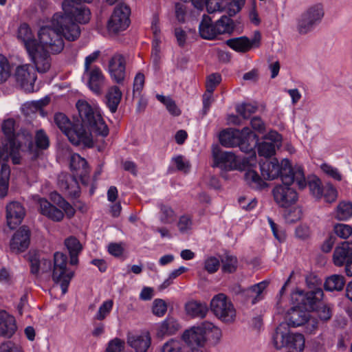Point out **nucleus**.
<instances>
[{
	"label": "nucleus",
	"instance_id": "nucleus-12",
	"mask_svg": "<svg viewBox=\"0 0 352 352\" xmlns=\"http://www.w3.org/2000/svg\"><path fill=\"white\" fill-rule=\"evenodd\" d=\"M245 2V0H205L204 8L206 6L208 13L224 12L232 16L241 10Z\"/></svg>",
	"mask_w": 352,
	"mask_h": 352
},
{
	"label": "nucleus",
	"instance_id": "nucleus-15",
	"mask_svg": "<svg viewBox=\"0 0 352 352\" xmlns=\"http://www.w3.org/2000/svg\"><path fill=\"white\" fill-rule=\"evenodd\" d=\"M2 131L6 136V142L1 147V154H16L21 145L16 141L14 134V120L8 119L2 124Z\"/></svg>",
	"mask_w": 352,
	"mask_h": 352
},
{
	"label": "nucleus",
	"instance_id": "nucleus-48",
	"mask_svg": "<svg viewBox=\"0 0 352 352\" xmlns=\"http://www.w3.org/2000/svg\"><path fill=\"white\" fill-rule=\"evenodd\" d=\"M30 272L35 275H37L39 272L40 265H45L49 269L51 267V261L50 260L43 259L41 261L36 254L30 257Z\"/></svg>",
	"mask_w": 352,
	"mask_h": 352
},
{
	"label": "nucleus",
	"instance_id": "nucleus-21",
	"mask_svg": "<svg viewBox=\"0 0 352 352\" xmlns=\"http://www.w3.org/2000/svg\"><path fill=\"white\" fill-rule=\"evenodd\" d=\"M25 215L23 206L18 201H12L6 207V219L10 229L19 225Z\"/></svg>",
	"mask_w": 352,
	"mask_h": 352
},
{
	"label": "nucleus",
	"instance_id": "nucleus-9",
	"mask_svg": "<svg viewBox=\"0 0 352 352\" xmlns=\"http://www.w3.org/2000/svg\"><path fill=\"white\" fill-rule=\"evenodd\" d=\"M131 10L129 6L121 3L118 5L108 21L109 32L118 33L124 31L130 25Z\"/></svg>",
	"mask_w": 352,
	"mask_h": 352
},
{
	"label": "nucleus",
	"instance_id": "nucleus-40",
	"mask_svg": "<svg viewBox=\"0 0 352 352\" xmlns=\"http://www.w3.org/2000/svg\"><path fill=\"white\" fill-rule=\"evenodd\" d=\"M218 35L222 34H230L233 32L234 25L232 19L226 16H222L215 23Z\"/></svg>",
	"mask_w": 352,
	"mask_h": 352
},
{
	"label": "nucleus",
	"instance_id": "nucleus-59",
	"mask_svg": "<svg viewBox=\"0 0 352 352\" xmlns=\"http://www.w3.org/2000/svg\"><path fill=\"white\" fill-rule=\"evenodd\" d=\"M167 311V305L162 299H155L153 303V313L154 315L162 317Z\"/></svg>",
	"mask_w": 352,
	"mask_h": 352
},
{
	"label": "nucleus",
	"instance_id": "nucleus-47",
	"mask_svg": "<svg viewBox=\"0 0 352 352\" xmlns=\"http://www.w3.org/2000/svg\"><path fill=\"white\" fill-rule=\"evenodd\" d=\"M288 347L301 352L305 348V338L300 333H291Z\"/></svg>",
	"mask_w": 352,
	"mask_h": 352
},
{
	"label": "nucleus",
	"instance_id": "nucleus-11",
	"mask_svg": "<svg viewBox=\"0 0 352 352\" xmlns=\"http://www.w3.org/2000/svg\"><path fill=\"white\" fill-rule=\"evenodd\" d=\"M17 38L22 43L30 60L39 63V57L36 56L38 41L35 38L33 32L27 23H22L17 31Z\"/></svg>",
	"mask_w": 352,
	"mask_h": 352
},
{
	"label": "nucleus",
	"instance_id": "nucleus-25",
	"mask_svg": "<svg viewBox=\"0 0 352 352\" xmlns=\"http://www.w3.org/2000/svg\"><path fill=\"white\" fill-rule=\"evenodd\" d=\"M269 284L267 280L255 284L242 292V295L247 303L254 305L263 298V292Z\"/></svg>",
	"mask_w": 352,
	"mask_h": 352
},
{
	"label": "nucleus",
	"instance_id": "nucleus-49",
	"mask_svg": "<svg viewBox=\"0 0 352 352\" xmlns=\"http://www.w3.org/2000/svg\"><path fill=\"white\" fill-rule=\"evenodd\" d=\"M113 305L112 300L104 301L100 306L94 318L98 320H103L111 312Z\"/></svg>",
	"mask_w": 352,
	"mask_h": 352
},
{
	"label": "nucleus",
	"instance_id": "nucleus-64",
	"mask_svg": "<svg viewBox=\"0 0 352 352\" xmlns=\"http://www.w3.org/2000/svg\"><path fill=\"white\" fill-rule=\"evenodd\" d=\"M124 349V342L116 338L109 342L106 352H122Z\"/></svg>",
	"mask_w": 352,
	"mask_h": 352
},
{
	"label": "nucleus",
	"instance_id": "nucleus-28",
	"mask_svg": "<svg viewBox=\"0 0 352 352\" xmlns=\"http://www.w3.org/2000/svg\"><path fill=\"white\" fill-rule=\"evenodd\" d=\"M291 333L289 331L288 325L285 323H280L276 329L272 336L273 344L276 349L283 347H288L289 341V336Z\"/></svg>",
	"mask_w": 352,
	"mask_h": 352
},
{
	"label": "nucleus",
	"instance_id": "nucleus-7",
	"mask_svg": "<svg viewBox=\"0 0 352 352\" xmlns=\"http://www.w3.org/2000/svg\"><path fill=\"white\" fill-rule=\"evenodd\" d=\"M67 256L62 252L54 255L53 280L60 284L62 293L66 294L69 283L74 275V271L67 268Z\"/></svg>",
	"mask_w": 352,
	"mask_h": 352
},
{
	"label": "nucleus",
	"instance_id": "nucleus-2",
	"mask_svg": "<svg viewBox=\"0 0 352 352\" xmlns=\"http://www.w3.org/2000/svg\"><path fill=\"white\" fill-rule=\"evenodd\" d=\"M76 108L82 123L89 127V133L82 124H73L62 113L54 115V122L73 144L81 145L86 148L94 147L93 135L104 138L109 133L100 109L96 104H90L85 100H78Z\"/></svg>",
	"mask_w": 352,
	"mask_h": 352
},
{
	"label": "nucleus",
	"instance_id": "nucleus-30",
	"mask_svg": "<svg viewBox=\"0 0 352 352\" xmlns=\"http://www.w3.org/2000/svg\"><path fill=\"white\" fill-rule=\"evenodd\" d=\"M16 329L14 318L5 311H0V335L11 337Z\"/></svg>",
	"mask_w": 352,
	"mask_h": 352
},
{
	"label": "nucleus",
	"instance_id": "nucleus-33",
	"mask_svg": "<svg viewBox=\"0 0 352 352\" xmlns=\"http://www.w3.org/2000/svg\"><path fill=\"white\" fill-rule=\"evenodd\" d=\"M122 94L117 86L110 87L106 94V104L111 113H115L121 101Z\"/></svg>",
	"mask_w": 352,
	"mask_h": 352
},
{
	"label": "nucleus",
	"instance_id": "nucleus-35",
	"mask_svg": "<svg viewBox=\"0 0 352 352\" xmlns=\"http://www.w3.org/2000/svg\"><path fill=\"white\" fill-rule=\"evenodd\" d=\"M65 245L70 255V264L77 265L78 263V256L82 250L80 243L76 238L71 236L65 239Z\"/></svg>",
	"mask_w": 352,
	"mask_h": 352
},
{
	"label": "nucleus",
	"instance_id": "nucleus-37",
	"mask_svg": "<svg viewBox=\"0 0 352 352\" xmlns=\"http://www.w3.org/2000/svg\"><path fill=\"white\" fill-rule=\"evenodd\" d=\"M316 26L302 14L296 20L295 30L299 35L305 36L311 32Z\"/></svg>",
	"mask_w": 352,
	"mask_h": 352
},
{
	"label": "nucleus",
	"instance_id": "nucleus-26",
	"mask_svg": "<svg viewBox=\"0 0 352 352\" xmlns=\"http://www.w3.org/2000/svg\"><path fill=\"white\" fill-rule=\"evenodd\" d=\"M308 311L303 310L298 304V306L289 309L287 315V322L288 327H297L304 325L309 318Z\"/></svg>",
	"mask_w": 352,
	"mask_h": 352
},
{
	"label": "nucleus",
	"instance_id": "nucleus-22",
	"mask_svg": "<svg viewBox=\"0 0 352 352\" xmlns=\"http://www.w3.org/2000/svg\"><path fill=\"white\" fill-rule=\"evenodd\" d=\"M30 231L26 226L21 227L13 235L10 241V249L19 253L24 252L30 245Z\"/></svg>",
	"mask_w": 352,
	"mask_h": 352
},
{
	"label": "nucleus",
	"instance_id": "nucleus-17",
	"mask_svg": "<svg viewBox=\"0 0 352 352\" xmlns=\"http://www.w3.org/2000/svg\"><path fill=\"white\" fill-rule=\"evenodd\" d=\"M291 184L278 185L272 190L276 203L280 207L287 208L294 204L298 200V194Z\"/></svg>",
	"mask_w": 352,
	"mask_h": 352
},
{
	"label": "nucleus",
	"instance_id": "nucleus-6",
	"mask_svg": "<svg viewBox=\"0 0 352 352\" xmlns=\"http://www.w3.org/2000/svg\"><path fill=\"white\" fill-rule=\"evenodd\" d=\"M55 195H57L59 198L57 203L59 208L52 204L46 199L38 197L36 201L39 206L38 210L41 214L55 222H60L63 220L64 217L63 211L68 218L72 217L75 214L73 206L58 194H55Z\"/></svg>",
	"mask_w": 352,
	"mask_h": 352
},
{
	"label": "nucleus",
	"instance_id": "nucleus-57",
	"mask_svg": "<svg viewBox=\"0 0 352 352\" xmlns=\"http://www.w3.org/2000/svg\"><path fill=\"white\" fill-rule=\"evenodd\" d=\"M315 310L320 320H329L332 316V309L329 305L319 304Z\"/></svg>",
	"mask_w": 352,
	"mask_h": 352
},
{
	"label": "nucleus",
	"instance_id": "nucleus-44",
	"mask_svg": "<svg viewBox=\"0 0 352 352\" xmlns=\"http://www.w3.org/2000/svg\"><path fill=\"white\" fill-rule=\"evenodd\" d=\"M222 263V271L226 273H233L237 269L238 261L236 256L226 254L221 260Z\"/></svg>",
	"mask_w": 352,
	"mask_h": 352
},
{
	"label": "nucleus",
	"instance_id": "nucleus-60",
	"mask_svg": "<svg viewBox=\"0 0 352 352\" xmlns=\"http://www.w3.org/2000/svg\"><path fill=\"white\" fill-rule=\"evenodd\" d=\"M35 141L36 146L40 149H46L50 145L49 138L43 130L36 132Z\"/></svg>",
	"mask_w": 352,
	"mask_h": 352
},
{
	"label": "nucleus",
	"instance_id": "nucleus-13",
	"mask_svg": "<svg viewBox=\"0 0 352 352\" xmlns=\"http://www.w3.org/2000/svg\"><path fill=\"white\" fill-rule=\"evenodd\" d=\"M252 146V151L256 148L258 154H275L282 143V136L275 131H270L264 135L263 141L258 142L256 135V142L253 144L250 141Z\"/></svg>",
	"mask_w": 352,
	"mask_h": 352
},
{
	"label": "nucleus",
	"instance_id": "nucleus-20",
	"mask_svg": "<svg viewBox=\"0 0 352 352\" xmlns=\"http://www.w3.org/2000/svg\"><path fill=\"white\" fill-rule=\"evenodd\" d=\"M108 71L111 78L117 83H122L126 76V61L119 54L113 55L109 62Z\"/></svg>",
	"mask_w": 352,
	"mask_h": 352
},
{
	"label": "nucleus",
	"instance_id": "nucleus-24",
	"mask_svg": "<svg viewBox=\"0 0 352 352\" xmlns=\"http://www.w3.org/2000/svg\"><path fill=\"white\" fill-rule=\"evenodd\" d=\"M70 168L80 177L82 184H88L89 168L85 158L81 155H71Z\"/></svg>",
	"mask_w": 352,
	"mask_h": 352
},
{
	"label": "nucleus",
	"instance_id": "nucleus-3",
	"mask_svg": "<svg viewBox=\"0 0 352 352\" xmlns=\"http://www.w3.org/2000/svg\"><path fill=\"white\" fill-rule=\"evenodd\" d=\"M259 165L261 175L265 179L274 180L280 177L283 184H292L296 182L299 188L307 186L302 168L300 166L292 167L287 159L280 162L274 155H262Z\"/></svg>",
	"mask_w": 352,
	"mask_h": 352
},
{
	"label": "nucleus",
	"instance_id": "nucleus-53",
	"mask_svg": "<svg viewBox=\"0 0 352 352\" xmlns=\"http://www.w3.org/2000/svg\"><path fill=\"white\" fill-rule=\"evenodd\" d=\"M309 188L311 194L317 199L322 197V186L318 177H314L309 181Z\"/></svg>",
	"mask_w": 352,
	"mask_h": 352
},
{
	"label": "nucleus",
	"instance_id": "nucleus-63",
	"mask_svg": "<svg viewBox=\"0 0 352 352\" xmlns=\"http://www.w3.org/2000/svg\"><path fill=\"white\" fill-rule=\"evenodd\" d=\"M214 102L213 93L206 91L202 96L203 108L201 114L203 116H206Z\"/></svg>",
	"mask_w": 352,
	"mask_h": 352
},
{
	"label": "nucleus",
	"instance_id": "nucleus-45",
	"mask_svg": "<svg viewBox=\"0 0 352 352\" xmlns=\"http://www.w3.org/2000/svg\"><path fill=\"white\" fill-rule=\"evenodd\" d=\"M352 216V204L342 201L339 204L336 210V218L339 220H346Z\"/></svg>",
	"mask_w": 352,
	"mask_h": 352
},
{
	"label": "nucleus",
	"instance_id": "nucleus-27",
	"mask_svg": "<svg viewBox=\"0 0 352 352\" xmlns=\"http://www.w3.org/2000/svg\"><path fill=\"white\" fill-rule=\"evenodd\" d=\"M127 343L136 352H146L151 345V337L147 332L141 334L129 333Z\"/></svg>",
	"mask_w": 352,
	"mask_h": 352
},
{
	"label": "nucleus",
	"instance_id": "nucleus-31",
	"mask_svg": "<svg viewBox=\"0 0 352 352\" xmlns=\"http://www.w3.org/2000/svg\"><path fill=\"white\" fill-rule=\"evenodd\" d=\"M301 14L317 26L324 16V6L321 3H315L309 6Z\"/></svg>",
	"mask_w": 352,
	"mask_h": 352
},
{
	"label": "nucleus",
	"instance_id": "nucleus-14",
	"mask_svg": "<svg viewBox=\"0 0 352 352\" xmlns=\"http://www.w3.org/2000/svg\"><path fill=\"white\" fill-rule=\"evenodd\" d=\"M323 296V290L320 287H316L307 292L298 291L294 294L293 298H295L302 309L310 311L316 309L322 300Z\"/></svg>",
	"mask_w": 352,
	"mask_h": 352
},
{
	"label": "nucleus",
	"instance_id": "nucleus-5",
	"mask_svg": "<svg viewBox=\"0 0 352 352\" xmlns=\"http://www.w3.org/2000/svg\"><path fill=\"white\" fill-rule=\"evenodd\" d=\"M256 135L248 127H244L241 131L228 129L219 134L221 144L226 147L239 146L242 152L247 154L252 151L250 141L254 144L256 142Z\"/></svg>",
	"mask_w": 352,
	"mask_h": 352
},
{
	"label": "nucleus",
	"instance_id": "nucleus-55",
	"mask_svg": "<svg viewBox=\"0 0 352 352\" xmlns=\"http://www.w3.org/2000/svg\"><path fill=\"white\" fill-rule=\"evenodd\" d=\"M333 230L342 239H347L352 234V227L347 224L338 223L334 226Z\"/></svg>",
	"mask_w": 352,
	"mask_h": 352
},
{
	"label": "nucleus",
	"instance_id": "nucleus-36",
	"mask_svg": "<svg viewBox=\"0 0 352 352\" xmlns=\"http://www.w3.org/2000/svg\"><path fill=\"white\" fill-rule=\"evenodd\" d=\"M186 311L192 317L203 318L206 316L208 309L206 303L190 301L186 303Z\"/></svg>",
	"mask_w": 352,
	"mask_h": 352
},
{
	"label": "nucleus",
	"instance_id": "nucleus-18",
	"mask_svg": "<svg viewBox=\"0 0 352 352\" xmlns=\"http://www.w3.org/2000/svg\"><path fill=\"white\" fill-rule=\"evenodd\" d=\"M16 80L25 90L30 91L36 80L34 67L30 64H23L16 68L14 73Z\"/></svg>",
	"mask_w": 352,
	"mask_h": 352
},
{
	"label": "nucleus",
	"instance_id": "nucleus-1",
	"mask_svg": "<svg viewBox=\"0 0 352 352\" xmlns=\"http://www.w3.org/2000/svg\"><path fill=\"white\" fill-rule=\"evenodd\" d=\"M63 13H55L50 25L42 26L37 34L38 47L36 56L39 57V64L34 62L37 72H47L51 67L50 54H58L64 48L63 39L74 41L80 35L78 23H87L90 20L91 12L80 4L71 0L62 3Z\"/></svg>",
	"mask_w": 352,
	"mask_h": 352
},
{
	"label": "nucleus",
	"instance_id": "nucleus-50",
	"mask_svg": "<svg viewBox=\"0 0 352 352\" xmlns=\"http://www.w3.org/2000/svg\"><path fill=\"white\" fill-rule=\"evenodd\" d=\"M220 267V260L215 256H210L205 258L204 268L209 274H214Z\"/></svg>",
	"mask_w": 352,
	"mask_h": 352
},
{
	"label": "nucleus",
	"instance_id": "nucleus-46",
	"mask_svg": "<svg viewBox=\"0 0 352 352\" xmlns=\"http://www.w3.org/2000/svg\"><path fill=\"white\" fill-rule=\"evenodd\" d=\"M12 72L11 65L8 58L0 54V82L6 81Z\"/></svg>",
	"mask_w": 352,
	"mask_h": 352
},
{
	"label": "nucleus",
	"instance_id": "nucleus-23",
	"mask_svg": "<svg viewBox=\"0 0 352 352\" xmlns=\"http://www.w3.org/2000/svg\"><path fill=\"white\" fill-rule=\"evenodd\" d=\"M59 188L68 196L76 198L80 195V187L74 176L66 173H61L58 177Z\"/></svg>",
	"mask_w": 352,
	"mask_h": 352
},
{
	"label": "nucleus",
	"instance_id": "nucleus-54",
	"mask_svg": "<svg viewBox=\"0 0 352 352\" xmlns=\"http://www.w3.org/2000/svg\"><path fill=\"white\" fill-rule=\"evenodd\" d=\"M172 161L178 170L184 173L190 171L191 165L189 161L184 158L183 155H177L173 158Z\"/></svg>",
	"mask_w": 352,
	"mask_h": 352
},
{
	"label": "nucleus",
	"instance_id": "nucleus-32",
	"mask_svg": "<svg viewBox=\"0 0 352 352\" xmlns=\"http://www.w3.org/2000/svg\"><path fill=\"white\" fill-rule=\"evenodd\" d=\"M180 329V325L177 319L168 316L162 321L157 328V336H164L175 334Z\"/></svg>",
	"mask_w": 352,
	"mask_h": 352
},
{
	"label": "nucleus",
	"instance_id": "nucleus-51",
	"mask_svg": "<svg viewBox=\"0 0 352 352\" xmlns=\"http://www.w3.org/2000/svg\"><path fill=\"white\" fill-rule=\"evenodd\" d=\"M338 197L336 188L330 183H327L322 186V197L328 203H332L336 201Z\"/></svg>",
	"mask_w": 352,
	"mask_h": 352
},
{
	"label": "nucleus",
	"instance_id": "nucleus-39",
	"mask_svg": "<svg viewBox=\"0 0 352 352\" xmlns=\"http://www.w3.org/2000/svg\"><path fill=\"white\" fill-rule=\"evenodd\" d=\"M161 352H188L187 347L183 341L171 338L166 341L161 347Z\"/></svg>",
	"mask_w": 352,
	"mask_h": 352
},
{
	"label": "nucleus",
	"instance_id": "nucleus-29",
	"mask_svg": "<svg viewBox=\"0 0 352 352\" xmlns=\"http://www.w3.org/2000/svg\"><path fill=\"white\" fill-rule=\"evenodd\" d=\"M352 256V243L344 241L337 246L334 250L333 259L337 266L343 265Z\"/></svg>",
	"mask_w": 352,
	"mask_h": 352
},
{
	"label": "nucleus",
	"instance_id": "nucleus-34",
	"mask_svg": "<svg viewBox=\"0 0 352 352\" xmlns=\"http://www.w3.org/2000/svg\"><path fill=\"white\" fill-rule=\"evenodd\" d=\"M199 34L203 38L208 40H212L218 35L215 23L212 24V19L206 15L203 16L200 23Z\"/></svg>",
	"mask_w": 352,
	"mask_h": 352
},
{
	"label": "nucleus",
	"instance_id": "nucleus-4",
	"mask_svg": "<svg viewBox=\"0 0 352 352\" xmlns=\"http://www.w3.org/2000/svg\"><path fill=\"white\" fill-rule=\"evenodd\" d=\"M212 166L222 170H246L244 179L254 189H262L267 184L252 168L256 166V155H213Z\"/></svg>",
	"mask_w": 352,
	"mask_h": 352
},
{
	"label": "nucleus",
	"instance_id": "nucleus-10",
	"mask_svg": "<svg viewBox=\"0 0 352 352\" xmlns=\"http://www.w3.org/2000/svg\"><path fill=\"white\" fill-rule=\"evenodd\" d=\"M208 331H214L220 333L219 329L212 323L203 322L200 326L193 327L184 331L182 336L183 340L192 349L195 346H202L206 341V334Z\"/></svg>",
	"mask_w": 352,
	"mask_h": 352
},
{
	"label": "nucleus",
	"instance_id": "nucleus-19",
	"mask_svg": "<svg viewBox=\"0 0 352 352\" xmlns=\"http://www.w3.org/2000/svg\"><path fill=\"white\" fill-rule=\"evenodd\" d=\"M82 78L94 93L96 94L101 93L104 82V77L100 67L84 69Z\"/></svg>",
	"mask_w": 352,
	"mask_h": 352
},
{
	"label": "nucleus",
	"instance_id": "nucleus-41",
	"mask_svg": "<svg viewBox=\"0 0 352 352\" xmlns=\"http://www.w3.org/2000/svg\"><path fill=\"white\" fill-rule=\"evenodd\" d=\"M10 169L8 164H2L0 170V197H5L8 190Z\"/></svg>",
	"mask_w": 352,
	"mask_h": 352
},
{
	"label": "nucleus",
	"instance_id": "nucleus-62",
	"mask_svg": "<svg viewBox=\"0 0 352 352\" xmlns=\"http://www.w3.org/2000/svg\"><path fill=\"white\" fill-rule=\"evenodd\" d=\"M321 169L325 174L333 179L337 181L342 180V175L336 168H334L327 164H323L321 165Z\"/></svg>",
	"mask_w": 352,
	"mask_h": 352
},
{
	"label": "nucleus",
	"instance_id": "nucleus-58",
	"mask_svg": "<svg viewBox=\"0 0 352 352\" xmlns=\"http://www.w3.org/2000/svg\"><path fill=\"white\" fill-rule=\"evenodd\" d=\"M256 107L250 103H245L236 107L237 113L241 115L243 118H248L251 114L256 111Z\"/></svg>",
	"mask_w": 352,
	"mask_h": 352
},
{
	"label": "nucleus",
	"instance_id": "nucleus-16",
	"mask_svg": "<svg viewBox=\"0 0 352 352\" xmlns=\"http://www.w3.org/2000/svg\"><path fill=\"white\" fill-rule=\"evenodd\" d=\"M261 39V33L255 31L252 38L247 36L232 38L226 41V45L237 52L245 53L252 48H257L260 46Z\"/></svg>",
	"mask_w": 352,
	"mask_h": 352
},
{
	"label": "nucleus",
	"instance_id": "nucleus-43",
	"mask_svg": "<svg viewBox=\"0 0 352 352\" xmlns=\"http://www.w3.org/2000/svg\"><path fill=\"white\" fill-rule=\"evenodd\" d=\"M156 98L160 102L166 106V109L171 115L174 116L180 115V109L177 107L175 101L170 97L157 94Z\"/></svg>",
	"mask_w": 352,
	"mask_h": 352
},
{
	"label": "nucleus",
	"instance_id": "nucleus-8",
	"mask_svg": "<svg viewBox=\"0 0 352 352\" xmlns=\"http://www.w3.org/2000/svg\"><path fill=\"white\" fill-rule=\"evenodd\" d=\"M210 307L214 316L223 322H232L236 318V309L230 299L224 294L220 293L213 296Z\"/></svg>",
	"mask_w": 352,
	"mask_h": 352
},
{
	"label": "nucleus",
	"instance_id": "nucleus-42",
	"mask_svg": "<svg viewBox=\"0 0 352 352\" xmlns=\"http://www.w3.org/2000/svg\"><path fill=\"white\" fill-rule=\"evenodd\" d=\"M158 207L160 210V219L164 224L171 223L175 219V213L173 208L163 203H159Z\"/></svg>",
	"mask_w": 352,
	"mask_h": 352
},
{
	"label": "nucleus",
	"instance_id": "nucleus-38",
	"mask_svg": "<svg viewBox=\"0 0 352 352\" xmlns=\"http://www.w3.org/2000/svg\"><path fill=\"white\" fill-rule=\"evenodd\" d=\"M345 285V280L343 276L333 274L326 279L324 288L327 291H341Z\"/></svg>",
	"mask_w": 352,
	"mask_h": 352
},
{
	"label": "nucleus",
	"instance_id": "nucleus-56",
	"mask_svg": "<svg viewBox=\"0 0 352 352\" xmlns=\"http://www.w3.org/2000/svg\"><path fill=\"white\" fill-rule=\"evenodd\" d=\"M221 81V76L219 74L214 73L209 75L207 77L206 87L208 92L213 93L217 86Z\"/></svg>",
	"mask_w": 352,
	"mask_h": 352
},
{
	"label": "nucleus",
	"instance_id": "nucleus-52",
	"mask_svg": "<svg viewBox=\"0 0 352 352\" xmlns=\"http://www.w3.org/2000/svg\"><path fill=\"white\" fill-rule=\"evenodd\" d=\"M50 101V97H45L39 100L32 101L31 102H28L23 105V111L25 113H28L25 110L30 109L32 111H36L41 110L43 107L46 106Z\"/></svg>",
	"mask_w": 352,
	"mask_h": 352
},
{
	"label": "nucleus",
	"instance_id": "nucleus-61",
	"mask_svg": "<svg viewBox=\"0 0 352 352\" xmlns=\"http://www.w3.org/2000/svg\"><path fill=\"white\" fill-rule=\"evenodd\" d=\"M238 201L241 208L246 211L253 210L257 205V201L255 198L241 197L239 198Z\"/></svg>",
	"mask_w": 352,
	"mask_h": 352
}]
</instances>
